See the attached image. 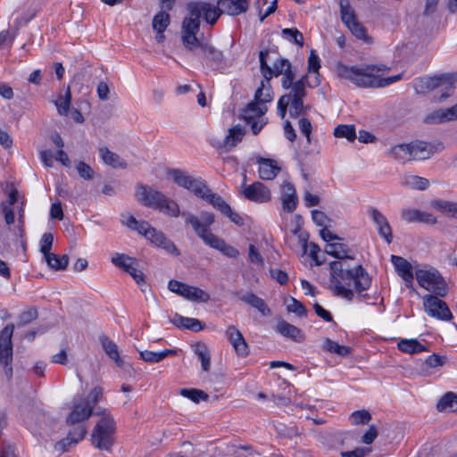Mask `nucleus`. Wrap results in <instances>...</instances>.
Instances as JSON below:
<instances>
[{
	"mask_svg": "<svg viewBox=\"0 0 457 457\" xmlns=\"http://www.w3.org/2000/svg\"><path fill=\"white\" fill-rule=\"evenodd\" d=\"M344 259L329 263V289L333 295L353 301L356 295L360 301H366L368 295L364 291L371 286V277L361 264L351 266L349 261Z\"/></svg>",
	"mask_w": 457,
	"mask_h": 457,
	"instance_id": "obj_1",
	"label": "nucleus"
},
{
	"mask_svg": "<svg viewBox=\"0 0 457 457\" xmlns=\"http://www.w3.org/2000/svg\"><path fill=\"white\" fill-rule=\"evenodd\" d=\"M335 71L339 79L349 80L356 87L364 88L384 87L400 80L402 78L401 74L382 78L380 73L389 71V68L384 64L348 66L342 62H337Z\"/></svg>",
	"mask_w": 457,
	"mask_h": 457,
	"instance_id": "obj_2",
	"label": "nucleus"
},
{
	"mask_svg": "<svg viewBox=\"0 0 457 457\" xmlns=\"http://www.w3.org/2000/svg\"><path fill=\"white\" fill-rule=\"evenodd\" d=\"M204 5H199L196 2L187 4V9L188 11L187 16H186L182 21L181 26V39L183 46L190 51L195 49H202L206 44L200 40L197 34L200 31V18L210 25L215 24L216 14L209 9H203Z\"/></svg>",
	"mask_w": 457,
	"mask_h": 457,
	"instance_id": "obj_3",
	"label": "nucleus"
},
{
	"mask_svg": "<svg viewBox=\"0 0 457 457\" xmlns=\"http://www.w3.org/2000/svg\"><path fill=\"white\" fill-rule=\"evenodd\" d=\"M136 198L144 205L163 212L170 216L178 217L180 214L179 207L174 200L145 185H137Z\"/></svg>",
	"mask_w": 457,
	"mask_h": 457,
	"instance_id": "obj_4",
	"label": "nucleus"
},
{
	"mask_svg": "<svg viewBox=\"0 0 457 457\" xmlns=\"http://www.w3.org/2000/svg\"><path fill=\"white\" fill-rule=\"evenodd\" d=\"M307 81V76L302 77L295 82L288 94L279 98L278 102V113L282 119L285 118L288 106L289 114L292 118H296L306 112L307 107L303 105V98L306 96L305 85Z\"/></svg>",
	"mask_w": 457,
	"mask_h": 457,
	"instance_id": "obj_5",
	"label": "nucleus"
},
{
	"mask_svg": "<svg viewBox=\"0 0 457 457\" xmlns=\"http://www.w3.org/2000/svg\"><path fill=\"white\" fill-rule=\"evenodd\" d=\"M96 415L101 417L96 424L92 435V444L100 450L109 451L113 445V435L116 429V423L112 414L105 409L98 411Z\"/></svg>",
	"mask_w": 457,
	"mask_h": 457,
	"instance_id": "obj_6",
	"label": "nucleus"
},
{
	"mask_svg": "<svg viewBox=\"0 0 457 457\" xmlns=\"http://www.w3.org/2000/svg\"><path fill=\"white\" fill-rule=\"evenodd\" d=\"M125 224L132 229L137 230L139 234L144 235L152 244L158 247H162L168 253L179 255V253L170 239L161 231H157L154 228L151 227L146 221H138L132 215L128 217Z\"/></svg>",
	"mask_w": 457,
	"mask_h": 457,
	"instance_id": "obj_7",
	"label": "nucleus"
},
{
	"mask_svg": "<svg viewBox=\"0 0 457 457\" xmlns=\"http://www.w3.org/2000/svg\"><path fill=\"white\" fill-rule=\"evenodd\" d=\"M14 330L13 324L6 325L0 334V366L7 379L12 376V337Z\"/></svg>",
	"mask_w": 457,
	"mask_h": 457,
	"instance_id": "obj_8",
	"label": "nucleus"
},
{
	"mask_svg": "<svg viewBox=\"0 0 457 457\" xmlns=\"http://www.w3.org/2000/svg\"><path fill=\"white\" fill-rule=\"evenodd\" d=\"M416 279L421 287L438 296L444 297L447 294V284L436 270H419L416 271Z\"/></svg>",
	"mask_w": 457,
	"mask_h": 457,
	"instance_id": "obj_9",
	"label": "nucleus"
},
{
	"mask_svg": "<svg viewBox=\"0 0 457 457\" xmlns=\"http://www.w3.org/2000/svg\"><path fill=\"white\" fill-rule=\"evenodd\" d=\"M204 5V9H210L216 14L215 22L222 13L228 15H238L245 12L249 6V0H219L217 5L207 2H196Z\"/></svg>",
	"mask_w": 457,
	"mask_h": 457,
	"instance_id": "obj_10",
	"label": "nucleus"
},
{
	"mask_svg": "<svg viewBox=\"0 0 457 457\" xmlns=\"http://www.w3.org/2000/svg\"><path fill=\"white\" fill-rule=\"evenodd\" d=\"M186 223L190 224L195 234L204 242H208L209 236H215L209 229V227L214 222V215L212 212H202L200 218H197L190 212H183Z\"/></svg>",
	"mask_w": 457,
	"mask_h": 457,
	"instance_id": "obj_11",
	"label": "nucleus"
},
{
	"mask_svg": "<svg viewBox=\"0 0 457 457\" xmlns=\"http://www.w3.org/2000/svg\"><path fill=\"white\" fill-rule=\"evenodd\" d=\"M112 262L116 267L121 268L129 273L139 286H144V287H141L142 292L145 293L146 291L147 287L145 285V275L137 268V261L135 258H131L124 253H116L112 258Z\"/></svg>",
	"mask_w": 457,
	"mask_h": 457,
	"instance_id": "obj_12",
	"label": "nucleus"
},
{
	"mask_svg": "<svg viewBox=\"0 0 457 457\" xmlns=\"http://www.w3.org/2000/svg\"><path fill=\"white\" fill-rule=\"evenodd\" d=\"M267 107L263 104L253 101L247 104L242 113V119L251 126V129L254 135L258 134L266 123L264 114Z\"/></svg>",
	"mask_w": 457,
	"mask_h": 457,
	"instance_id": "obj_13",
	"label": "nucleus"
},
{
	"mask_svg": "<svg viewBox=\"0 0 457 457\" xmlns=\"http://www.w3.org/2000/svg\"><path fill=\"white\" fill-rule=\"evenodd\" d=\"M424 310L428 315L440 320H450L453 318L452 312L445 302L438 295H426L422 297Z\"/></svg>",
	"mask_w": 457,
	"mask_h": 457,
	"instance_id": "obj_14",
	"label": "nucleus"
},
{
	"mask_svg": "<svg viewBox=\"0 0 457 457\" xmlns=\"http://www.w3.org/2000/svg\"><path fill=\"white\" fill-rule=\"evenodd\" d=\"M169 289L193 302L206 303L210 300L209 294L203 289L184 284L178 280H170L169 282Z\"/></svg>",
	"mask_w": 457,
	"mask_h": 457,
	"instance_id": "obj_15",
	"label": "nucleus"
},
{
	"mask_svg": "<svg viewBox=\"0 0 457 457\" xmlns=\"http://www.w3.org/2000/svg\"><path fill=\"white\" fill-rule=\"evenodd\" d=\"M168 175L171 177L177 185L191 191L195 196L203 193L205 182L201 179L194 178L187 172L179 169L169 170Z\"/></svg>",
	"mask_w": 457,
	"mask_h": 457,
	"instance_id": "obj_16",
	"label": "nucleus"
},
{
	"mask_svg": "<svg viewBox=\"0 0 457 457\" xmlns=\"http://www.w3.org/2000/svg\"><path fill=\"white\" fill-rule=\"evenodd\" d=\"M241 195L247 200L257 204L267 203L271 199V193L268 187L259 181L251 185H244Z\"/></svg>",
	"mask_w": 457,
	"mask_h": 457,
	"instance_id": "obj_17",
	"label": "nucleus"
},
{
	"mask_svg": "<svg viewBox=\"0 0 457 457\" xmlns=\"http://www.w3.org/2000/svg\"><path fill=\"white\" fill-rule=\"evenodd\" d=\"M93 414V406L88 400L79 399L73 403L72 410L67 417L69 425L81 424L87 420Z\"/></svg>",
	"mask_w": 457,
	"mask_h": 457,
	"instance_id": "obj_18",
	"label": "nucleus"
},
{
	"mask_svg": "<svg viewBox=\"0 0 457 457\" xmlns=\"http://www.w3.org/2000/svg\"><path fill=\"white\" fill-rule=\"evenodd\" d=\"M225 335L239 357H246L249 354V346L240 330L230 325L227 328Z\"/></svg>",
	"mask_w": 457,
	"mask_h": 457,
	"instance_id": "obj_19",
	"label": "nucleus"
},
{
	"mask_svg": "<svg viewBox=\"0 0 457 457\" xmlns=\"http://www.w3.org/2000/svg\"><path fill=\"white\" fill-rule=\"evenodd\" d=\"M401 217L408 223L420 222L433 225L437 221L436 218L432 213L411 208L403 209Z\"/></svg>",
	"mask_w": 457,
	"mask_h": 457,
	"instance_id": "obj_20",
	"label": "nucleus"
},
{
	"mask_svg": "<svg viewBox=\"0 0 457 457\" xmlns=\"http://www.w3.org/2000/svg\"><path fill=\"white\" fill-rule=\"evenodd\" d=\"M457 119V104L450 108L436 110L425 117L428 124H440Z\"/></svg>",
	"mask_w": 457,
	"mask_h": 457,
	"instance_id": "obj_21",
	"label": "nucleus"
},
{
	"mask_svg": "<svg viewBox=\"0 0 457 457\" xmlns=\"http://www.w3.org/2000/svg\"><path fill=\"white\" fill-rule=\"evenodd\" d=\"M281 201L283 210L293 212L297 206L298 199L294 185L290 182H284L281 186Z\"/></svg>",
	"mask_w": 457,
	"mask_h": 457,
	"instance_id": "obj_22",
	"label": "nucleus"
},
{
	"mask_svg": "<svg viewBox=\"0 0 457 457\" xmlns=\"http://www.w3.org/2000/svg\"><path fill=\"white\" fill-rule=\"evenodd\" d=\"M276 332L281 336L290 338L295 342L301 343L304 340L305 336L303 331L289 322L280 320L275 327Z\"/></svg>",
	"mask_w": 457,
	"mask_h": 457,
	"instance_id": "obj_23",
	"label": "nucleus"
},
{
	"mask_svg": "<svg viewBox=\"0 0 457 457\" xmlns=\"http://www.w3.org/2000/svg\"><path fill=\"white\" fill-rule=\"evenodd\" d=\"M391 262L397 274L404 280L406 285L411 284L413 280V270L411 264L403 257L391 255Z\"/></svg>",
	"mask_w": 457,
	"mask_h": 457,
	"instance_id": "obj_24",
	"label": "nucleus"
},
{
	"mask_svg": "<svg viewBox=\"0 0 457 457\" xmlns=\"http://www.w3.org/2000/svg\"><path fill=\"white\" fill-rule=\"evenodd\" d=\"M258 163L259 176L262 179L271 180L280 171V167L271 159L260 158Z\"/></svg>",
	"mask_w": 457,
	"mask_h": 457,
	"instance_id": "obj_25",
	"label": "nucleus"
},
{
	"mask_svg": "<svg viewBox=\"0 0 457 457\" xmlns=\"http://www.w3.org/2000/svg\"><path fill=\"white\" fill-rule=\"evenodd\" d=\"M197 197L204 199L210 204H212L216 210L223 213L226 210L228 211V204L224 201V199L213 193L206 185L204 184V188H203V193L199 194Z\"/></svg>",
	"mask_w": 457,
	"mask_h": 457,
	"instance_id": "obj_26",
	"label": "nucleus"
},
{
	"mask_svg": "<svg viewBox=\"0 0 457 457\" xmlns=\"http://www.w3.org/2000/svg\"><path fill=\"white\" fill-rule=\"evenodd\" d=\"M212 248L220 251L224 255L229 258H237L239 251L234 246L228 245L223 239L217 236H209L208 242L205 243Z\"/></svg>",
	"mask_w": 457,
	"mask_h": 457,
	"instance_id": "obj_27",
	"label": "nucleus"
},
{
	"mask_svg": "<svg viewBox=\"0 0 457 457\" xmlns=\"http://www.w3.org/2000/svg\"><path fill=\"white\" fill-rule=\"evenodd\" d=\"M245 134V130L240 125L230 128L221 144V147L225 148L227 151L231 150L243 140Z\"/></svg>",
	"mask_w": 457,
	"mask_h": 457,
	"instance_id": "obj_28",
	"label": "nucleus"
},
{
	"mask_svg": "<svg viewBox=\"0 0 457 457\" xmlns=\"http://www.w3.org/2000/svg\"><path fill=\"white\" fill-rule=\"evenodd\" d=\"M99 341L104 351L109 356V358L112 359L117 366L122 367L124 365V361L120 356L118 345L104 335L99 337Z\"/></svg>",
	"mask_w": 457,
	"mask_h": 457,
	"instance_id": "obj_29",
	"label": "nucleus"
},
{
	"mask_svg": "<svg viewBox=\"0 0 457 457\" xmlns=\"http://www.w3.org/2000/svg\"><path fill=\"white\" fill-rule=\"evenodd\" d=\"M201 51L204 57L209 62L211 66L220 68L224 65L225 60L222 52L216 49L214 46L206 43Z\"/></svg>",
	"mask_w": 457,
	"mask_h": 457,
	"instance_id": "obj_30",
	"label": "nucleus"
},
{
	"mask_svg": "<svg viewBox=\"0 0 457 457\" xmlns=\"http://www.w3.org/2000/svg\"><path fill=\"white\" fill-rule=\"evenodd\" d=\"M411 160H426L432 154V146L423 141L411 142Z\"/></svg>",
	"mask_w": 457,
	"mask_h": 457,
	"instance_id": "obj_31",
	"label": "nucleus"
},
{
	"mask_svg": "<svg viewBox=\"0 0 457 457\" xmlns=\"http://www.w3.org/2000/svg\"><path fill=\"white\" fill-rule=\"evenodd\" d=\"M327 253L340 260L344 259H354L350 247L343 243H329L327 245Z\"/></svg>",
	"mask_w": 457,
	"mask_h": 457,
	"instance_id": "obj_32",
	"label": "nucleus"
},
{
	"mask_svg": "<svg viewBox=\"0 0 457 457\" xmlns=\"http://www.w3.org/2000/svg\"><path fill=\"white\" fill-rule=\"evenodd\" d=\"M456 80L457 76L453 74L441 75V80L439 81V87L437 89H440L442 94L438 99H436L437 102H442L453 94L455 89L454 81Z\"/></svg>",
	"mask_w": 457,
	"mask_h": 457,
	"instance_id": "obj_33",
	"label": "nucleus"
},
{
	"mask_svg": "<svg viewBox=\"0 0 457 457\" xmlns=\"http://www.w3.org/2000/svg\"><path fill=\"white\" fill-rule=\"evenodd\" d=\"M441 75L429 78H422L416 80L414 89L417 94H427L429 91L436 90L439 87Z\"/></svg>",
	"mask_w": 457,
	"mask_h": 457,
	"instance_id": "obj_34",
	"label": "nucleus"
},
{
	"mask_svg": "<svg viewBox=\"0 0 457 457\" xmlns=\"http://www.w3.org/2000/svg\"><path fill=\"white\" fill-rule=\"evenodd\" d=\"M401 184L411 189L425 190L428 187L429 181L428 179L417 175L404 174L401 178Z\"/></svg>",
	"mask_w": 457,
	"mask_h": 457,
	"instance_id": "obj_35",
	"label": "nucleus"
},
{
	"mask_svg": "<svg viewBox=\"0 0 457 457\" xmlns=\"http://www.w3.org/2000/svg\"><path fill=\"white\" fill-rule=\"evenodd\" d=\"M100 157L104 162L114 169H125L127 168V162L122 160L120 155L110 151L107 147H102L99 149Z\"/></svg>",
	"mask_w": 457,
	"mask_h": 457,
	"instance_id": "obj_36",
	"label": "nucleus"
},
{
	"mask_svg": "<svg viewBox=\"0 0 457 457\" xmlns=\"http://www.w3.org/2000/svg\"><path fill=\"white\" fill-rule=\"evenodd\" d=\"M171 322L178 328H187L194 332L200 331L204 328L202 322L194 318L183 317L179 314H175Z\"/></svg>",
	"mask_w": 457,
	"mask_h": 457,
	"instance_id": "obj_37",
	"label": "nucleus"
},
{
	"mask_svg": "<svg viewBox=\"0 0 457 457\" xmlns=\"http://www.w3.org/2000/svg\"><path fill=\"white\" fill-rule=\"evenodd\" d=\"M240 299L244 303L258 310L262 316H270L271 314V312L268 305L266 304V303L264 302V300H262V298H260L259 296L253 293L244 295L240 296Z\"/></svg>",
	"mask_w": 457,
	"mask_h": 457,
	"instance_id": "obj_38",
	"label": "nucleus"
},
{
	"mask_svg": "<svg viewBox=\"0 0 457 457\" xmlns=\"http://www.w3.org/2000/svg\"><path fill=\"white\" fill-rule=\"evenodd\" d=\"M431 207L443 212L451 218L457 219V203L442 199H435L430 202Z\"/></svg>",
	"mask_w": 457,
	"mask_h": 457,
	"instance_id": "obj_39",
	"label": "nucleus"
},
{
	"mask_svg": "<svg viewBox=\"0 0 457 457\" xmlns=\"http://www.w3.org/2000/svg\"><path fill=\"white\" fill-rule=\"evenodd\" d=\"M398 349L401 352L409 354H415L428 351L427 346L421 344L417 339H401L398 342Z\"/></svg>",
	"mask_w": 457,
	"mask_h": 457,
	"instance_id": "obj_40",
	"label": "nucleus"
},
{
	"mask_svg": "<svg viewBox=\"0 0 457 457\" xmlns=\"http://www.w3.org/2000/svg\"><path fill=\"white\" fill-rule=\"evenodd\" d=\"M340 15L342 22L346 26L358 21L355 12L350 4V0H339Z\"/></svg>",
	"mask_w": 457,
	"mask_h": 457,
	"instance_id": "obj_41",
	"label": "nucleus"
},
{
	"mask_svg": "<svg viewBox=\"0 0 457 457\" xmlns=\"http://www.w3.org/2000/svg\"><path fill=\"white\" fill-rule=\"evenodd\" d=\"M270 81V80H262L255 92L254 101L260 104L265 105L266 103L272 100L273 94Z\"/></svg>",
	"mask_w": 457,
	"mask_h": 457,
	"instance_id": "obj_42",
	"label": "nucleus"
},
{
	"mask_svg": "<svg viewBox=\"0 0 457 457\" xmlns=\"http://www.w3.org/2000/svg\"><path fill=\"white\" fill-rule=\"evenodd\" d=\"M177 350L165 349L162 352H152V351H141L140 357L146 362L156 363L163 360L170 355H175Z\"/></svg>",
	"mask_w": 457,
	"mask_h": 457,
	"instance_id": "obj_43",
	"label": "nucleus"
},
{
	"mask_svg": "<svg viewBox=\"0 0 457 457\" xmlns=\"http://www.w3.org/2000/svg\"><path fill=\"white\" fill-rule=\"evenodd\" d=\"M59 115L67 116L71 104V93L70 87H67L64 95H60L56 100L53 101Z\"/></svg>",
	"mask_w": 457,
	"mask_h": 457,
	"instance_id": "obj_44",
	"label": "nucleus"
},
{
	"mask_svg": "<svg viewBox=\"0 0 457 457\" xmlns=\"http://www.w3.org/2000/svg\"><path fill=\"white\" fill-rule=\"evenodd\" d=\"M44 258L48 267L54 270H65L69 263V257L67 254L58 256L53 253L44 255Z\"/></svg>",
	"mask_w": 457,
	"mask_h": 457,
	"instance_id": "obj_45",
	"label": "nucleus"
},
{
	"mask_svg": "<svg viewBox=\"0 0 457 457\" xmlns=\"http://www.w3.org/2000/svg\"><path fill=\"white\" fill-rule=\"evenodd\" d=\"M439 411H457V395L452 392L445 394L436 405Z\"/></svg>",
	"mask_w": 457,
	"mask_h": 457,
	"instance_id": "obj_46",
	"label": "nucleus"
},
{
	"mask_svg": "<svg viewBox=\"0 0 457 457\" xmlns=\"http://www.w3.org/2000/svg\"><path fill=\"white\" fill-rule=\"evenodd\" d=\"M168 12L169 11L162 9V11L154 16L152 26L155 32H164L170 25V17Z\"/></svg>",
	"mask_w": 457,
	"mask_h": 457,
	"instance_id": "obj_47",
	"label": "nucleus"
},
{
	"mask_svg": "<svg viewBox=\"0 0 457 457\" xmlns=\"http://www.w3.org/2000/svg\"><path fill=\"white\" fill-rule=\"evenodd\" d=\"M390 154L399 162H406L411 160V144H400L389 150Z\"/></svg>",
	"mask_w": 457,
	"mask_h": 457,
	"instance_id": "obj_48",
	"label": "nucleus"
},
{
	"mask_svg": "<svg viewBox=\"0 0 457 457\" xmlns=\"http://www.w3.org/2000/svg\"><path fill=\"white\" fill-rule=\"evenodd\" d=\"M195 353L201 361L202 369L204 371H209L211 368V355L207 346L204 344H197L195 345Z\"/></svg>",
	"mask_w": 457,
	"mask_h": 457,
	"instance_id": "obj_49",
	"label": "nucleus"
},
{
	"mask_svg": "<svg viewBox=\"0 0 457 457\" xmlns=\"http://www.w3.org/2000/svg\"><path fill=\"white\" fill-rule=\"evenodd\" d=\"M323 349L332 353H336L339 356H346L351 352V348L345 345H340L337 342L329 339L325 338L323 341Z\"/></svg>",
	"mask_w": 457,
	"mask_h": 457,
	"instance_id": "obj_50",
	"label": "nucleus"
},
{
	"mask_svg": "<svg viewBox=\"0 0 457 457\" xmlns=\"http://www.w3.org/2000/svg\"><path fill=\"white\" fill-rule=\"evenodd\" d=\"M336 137H345L348 141L353 142L356 138L355 127L353 125H338L334 129Z\"/></svg>",
	"mask_w": 457,
	"mask_h": 457,
	"instance_id": "obj_51",
	"label": "nucleus"
},
{
	"mask_svg": "<svg viewBox=\"0 0 457 457\" xmlns=\"http://www.w3.org/2000/svg\"><path fill=\"white\" fill-rule=\"evenodd\" d=\"M87 434V429L83 424H79L72 430H71L68 434V436L60 443V445H65V441L69 444H77L79 441L82 440Z\"/></svg>",
	"mask_w": 457,
	"mask_h": 457,
	"instance_id": "obj_52",
	"label": "nucleus"
},
{
	"mask_svg": "<svg viewBox=\"0 0 457 457\" xmlns=\"http://www.w3.org/2000/svg\"><path fill=\"white\" fill-rule=\"evenodd\" d=\"M180 395H183L184 397L190 399L191 401H193L195 403H198L200 402V400L207 401L209 398V396L206 393H204V391H202L200 389H195V388H192V389L183 388L180 390Z\"/></svg>",
	"mask_w": 457,
	"mask_h": 457,
	"instance_id": "obj_53",
	"label": "nucleus"
},
{
	"mask_svg": "<svg viewBox=\"0 0 457 457\" xmlns=\"http://www.w3.org/2000/svg\"><path fill=\"white\" fill-rule=\"evenodd\" d=\"M269 55L268 50H262L259 53V60H260V70L262 75L263 76L262 80H270L272 78L271 67L267 62V56Z\"/></svg>",
	"mask_w": 457,
	"mask_h": 457,
	"instance_id": "obj_54",
	"label": "nucleus"
},
{
	"mask_svg": "<svg viewBox=\"0 0 457 457\" xmlns=\"http://www.w3.org/2000/svg\"><path fill=\"white\" fill-rule=\"evenodd\" d=\"M282 35L300 47L304 44L303 34L295 28L284 29L282 30Z\"/></svg>",
	"mask_w": 457,
	"mask_h": 457,
	"instance_id": "obj_55",
	"label": "nucleus"
},
{
	"mask_svg": "<svg viewBox=\"0 0 457 457\" xmlns=\"http://www.w3.org/2000/svg\"><path fill=\"white\" fill-rule=\"evenodd\" d=\"M347 28L350 29V31L353 33V35H354L357 38L362 39L366 42L370 41V38L367 35L366 29L361 22L356 21L353 24L350 25V27H347Z\"/></svg>",
	"mask_w": 457,
	"mask_h": 457,
	"instance_id": "obj_56",
	"label": "nucleus"
},
{
	"mask_svg": "<svg viewBox=\"0 0 457 457\" xmlns=\"http://www.w3.org/2000/svg\"><path fill=\"white\" fill-rule=\"evenodd\" d=\"M351 418L353 425L367 424L371 420V415L368 411L361 410L353 411Z\"/></svg>",
	"mask_w": 457,
	"mask_h": 457,
	"instance_id": "obj_57",
	"label": "nucleus"
},
{
	"mask_svg": "<svg viewBox=\"0 0 457 457\" xmlns=\"http://www.w3.org/2000/svg\"><path fill=\"white\" fill-rule=\"evenodd\" d=\"M76 170L79 175L84 179L90 180L94 178L95 172L93 169L85 162H79Z\"/></svg>",
	"mask_w": 457,
	"mask_h": 457,
	"instance_id": "obj_58",
	"label": "nucleus"
},
{
	"mask_svg": "<svg viewBox=\"0 0 457 457\" xmlns=\"http://www.w3.org/2000/svg\"><path fill=\"white\" fill-rule=\"evenodd\" d=\"M287 311L289 312L295 313L298 317H303L307 315V310L305 306L298 300L291 298V303L287 305Z\"/></svg>",
	"mask_w": 457,
	"mask_h": 457,
	"instance_id": "obj_59",
	"label": "nucleus"
},
{
	"mask_svg": "<svg viewBox=\"0 0 457 457\" xmlns=\"http://www.w3.org/2000/svg\"><path fill=\"white\" fill-rule=\"evenodd\" d=\"M281 75H283V78H282V80H281L282 87L285 89H290L291 90L292 87L295 84V82H294L295 74H294V72L292 71L291 63L289 65H287V69L284 71V72Z\"/></svg>",
	"mask_w": 457,
	"mask_h": 457,
	"instance_id": "obj_60",
	"label": "nucleus"
},
{
	"mask_svg": "<svg viewBox=\"0 0 457 457\" xmlns=\"http://www.w3.org/2000/svg\"><path fill=\"white\" fill-rule=\"evenodd\" d=\"M54 242V236L52 233H45L40 241V252L43 255L50 254V251Z\"/></svg>",
	"mask_w": 457,
	"mask_h": 457,
	"instance_id": "obj_61",
	"label": "nucleus"
},
{
	"mask_svg": "<svg viewBox=\"0 0 457 457\" xmlns=\"http://www.w3.org/2000/svg\"><path fill=\"white\" fill-rule=\"evenodd\" d=\"M290 62L288 60L285 59V58H278L274 63H273V67L271 68V72H272V77L275 76V77H278L279 75H281L284 71L287 69V65H289Z\"/></svg>",
	"mask_w": 457,
	"mask_h": 457,
	"instance_id": "obj_62",
	"label": "nucleus"
},
{
	"mask_svg": "<svg viewBox=\"0 0 457 457\" xmlns=\"http://www.w3.org/2000/svg\"><path fill=\"white\" fill-rule=\"evenodd\" d=\"M37 318V311L36 309H29L23 312L19 318L18 326H24Z\"/></svg>",
	"mask_w": 457,
	"mask_h": 457,
	"instance_id": "obj_63",
	"label": "nucleus"
},
{
	"mask_svg": "<svg viewBox=\"0 0 457 457\" xmlns=\"http://www.w3.org/2000/svg\"><path fill=\"white\" fill-rule=\"evenodd\" d=\"M371 449L368 447H358L353 451L341 452V457H365L370 453Z\"/></svg>",
	"mask_w": 457,
	"mask_h": 457,
	"instance_id": "obj_64",
	"label": "nucleus"
}]
</instances>
